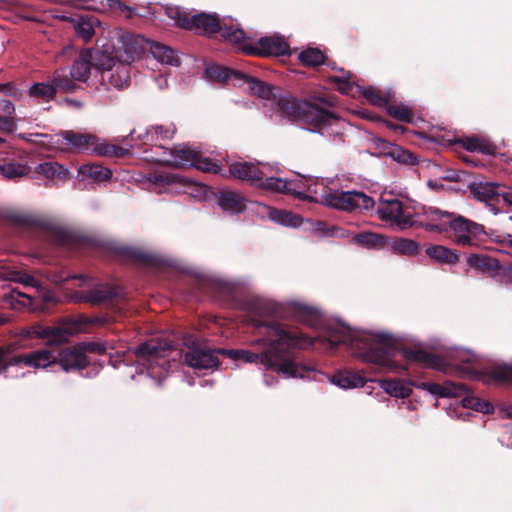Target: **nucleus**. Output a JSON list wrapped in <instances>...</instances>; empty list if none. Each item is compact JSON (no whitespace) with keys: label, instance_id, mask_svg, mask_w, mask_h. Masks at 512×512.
Returning a JSON list of instances; mask_svg holds the SVG:
<instances>
[{"label":"nucleus","instance_id":"obj_1","mask_svg":"<svg viewBox=\"0 0 512 512\" xmlns=\"http://www.w3.org/2000/svg\"><path fill=\"white\" fill-rule=\"evenodd\" d=\"M246 310L244 321L257 328L265 327V335L251 343L254 350L217 349L218 354L244 363L260 361L266 369L273 370L285 378H303L305 373L310 371L293 360L291 349H306L313 346L329 350L340 343L350 346L354 355L362 361L377 365L387 372L398 373L406 370L405 366L397 362V357L405 359L408 363L439 371L446 369V362L442 358L422 349H399L397 339L382 331L352 330L338 323L329 325L323 335L308 337L298 330H285L280 326L267 325L262 318L276 312L275 305L270 301L259 297L253 298L247 302Z\"/></svg>","mask_w":512,"mask_h":512},{"label":"nucleus","instance_id":"obj_2","mask_svg":"<svg viewBox=\"0 0 512 512\" xmlns=\"http://www.w3.org/2000/svg\"><path fill=\"white\" fill-rule=\"evenodd\" d=\"M230 176L251 185L272 192L292 194L299 198H308L312 177L295 176L283 179L278 176L279 170L267 163L237 161L229 166Z\"/></svg>","mask_w":512,"mask_h":512},{"label":"nucleus","instance_id":"obj_3","mask_svg":"<svg viewBox=\"0 0 512 512\" xmlns=\"http://www.w3.org/2000/svg\"><path fill=\"white\" fill-rule=\"evenodd\" d=\"M277 105L283 116L302 123L311 132L324 135L327 127L340 123V119L328 109L331 102L324 98L305 101L284 96L278 100Z\"/></svg>","mask_w":512,"mask_h":512},{"label":"nucleus","instance_id":"obj_4","mask_svg":"<svg viewBox=\"0 0 512 512\" xmlns=\"http://www.w3.org/2000/svg\"><path fill=\"white\" fill-rule=\"evenodd\" d=\"M428 222L423 227L430 232L452 231V240L460 246H473L484 234L483 226L462 216L429 207L424 210Z\"/></svg>","mask_w":512,"mask_h":512},{"label":"nucleus","instance_id":"obj_5","mask_svg":"<svg viewBox=\"0 0 512 512\" xmlns=\"http://www.w3.org/2000/svg\"><path fill=\"white\" fill-rule=\"evenodd\" d=\"M309 197L326 206L343 211L369 210L375 202L373 198L360 191H339L328 187L324 179L314 178L311 182Z\"/></svg>","mask_w":512,"mask_h":512},{"label":"nucleus","instance_id":"obj_6","mask_svg":"<svg viewBox=\"0 0 512 512\" xmlns=\"http://www.w3.org/2000/svg\"><path fill=\"white\" fill-rule=\"evenodd\" d=\"M134 353L140 365L147 368L152 377H161L170 368V360L175 359L176 350L167 341H149L135 348Z\"/></svg>","mask_w":512,"mask_h":512},{"label":"nucleus","instance_id":"obj_7","mask_svg":"<svg viewBox=\"0 0 512 512\" xmlns=\"http://www.w3.org/2000/svg\"><path fill=\"white\" fill-rule=\"evenodd\" d=\"M227 41L233 43L246 54L262 56H282L289 54V46L285 39L278 35L260 38L255 44L245 35L244 31L236 27L233 32H224Z\"/></svg>","mask_w":512,"mask_h":512},{"label":"nucleus","instance_id":"obj_8","mask_svg":"<svg viewBox=\"0 0 512 512\" xmlns=\"http://www.w3.org/2000/svg\"><path fill=\"white\" fill-rule=\"evenodd\" d=\"M98 319L88 320L83 317L66 319L54 327H44L40 323L23 328L21 335L25 337H37L46 339L49 344H61L70 336L85 330L88 322H98Z\"/></svg>","mask_w":512,"mask_h":512},{"label":"nucleus","instance_id":"obj_9","mask_svg":"<svg viewBox=\"0 0 512 512\" xmlns=\"http://www.w3.org/2000/svg\"><path fill=\"white\" fill-rule=\"evenodd\" d=\"M70 148L77 151H89L99 156H122L126 150L115 145L100 142L99 139L88 133H76L66 130L57 135Z\"/></svg>","mask_w":512,"mask_h":512},{"label":"nucleus","instance_id":"obj_10","mask_svg":"<svg viewBox=\"0 0 512 512\" xmlns=\"http://www.w3.org/2000/svg\"><path fill=\"white\" fill-rule=\"evenodd\" d=\"M159 161L174 167H195L204 172L219 173L221 170L216 163L188 146H177L169 150V154Z\"/></svg>","mask_w":512,"mask_h":512},{"label":"nucleus","instance_id":"obj_11","mask_svg":"<svg viewBox=\"0 0 512 512\" xmlns=\"http://www.w3.org/2000/svg\"><path fill=\"white\" fill-rule=\"evenodd\" d=\"M377 214L382 221L399 230H406L416 224L413 213L397 199L381 201Z\"/></svg>","mask_w":512,"mask_h":512},{"label":"nucleus","instance_id":"obj_12","mask_svg":"<svg viewBox=\"0 0 512 512\" xmlns=\"http://www.w3.org/2000/svg\"><path fill=\"white\" fill-rule=\"evenodd\" d=\"M182 28L193 30L199 34H213L220 32L221 36L227 40L224 35L225 29L228 32H233L238 24H228L224 18L219 20L216 14L199 13L190 17V19H183L181 22Z\"/></svg>","mask_w":512,"mask_h":512},{"label":"nucleus","instance_id":"obj_13","mask_svg":"<svg viewBox=\"0 0 512 512\" xmlns=\"http://www.w3.org/2000/svg\"><path fill=\"white\" fill-rule=\"evenodd\" d=\"M188 346V351L185 353V363L195 369V370H208L214 369L218 366L219 361L215 353H218L217 350H210L201 348L193 343L190 345L186 343Z\"/></svg>","mask_w":512,"mask_h":512},{"label":"nucleus","instance_id":"obj_14","mask_svg":"<svg viewBox=\"0 0 512 512\" xmlns=\"http://www.w3.org/2000/svg\"><path fill=\"white\" fill-rule=\"evenodd\" d=\"M56 360V356L51 351L42 349L35 350L18 357H13L10 359V364H14L16 367L27 366L34 369H43L55 363Z\"/></svg>","mask_w":512,"mask_h":512},{"label":"nucleus","instance_id":"obj_15","mask_svg":"<svg viewBox=\"0 0 512 512\" xmlns=\"http://www.w3.org/2000/svg\"><path fill=\"white\" fill-rule=\"evenodd\" d=\"M121 47L116 48V57L120 63L129 64L138 58L143 50V39L139 35H125L120 39Z\"/></svg>","mask_w":512,"mask_h":512},{"label":"nucleus","instance_id":"obj_16","mask_svg":"<svg viewBox=\"0 0 512 512\" xmlns=\"http://www.w3.org/2000/svg\"><path fill=\"white\" fill-rule=\"evenodd\" d=\"M415 387L421 390H425L428 393L438 397H461L466 392V387L459 383L446 381L443 384L422 382L415 384Z\"/></svg>","mask_w":512,"mask_h":512},{"label":"nucleus","instance_id":"obj_17","mask_svg":"<svg viewBox=\"0 0 512 512\" xmlns=\"http://www.w3.org/2000/svg\"><path fill=\"white\" fill-rule=\"evenodd\" d=\"M119 296L116 287L101 284L91 288L86 294L77 296V301L87 302L93 305L101 304Z\"/></svg>","mask_w":512,"mask_h":512},{"label":"nucleus","instance_id":"obj_18","mask_svg":"<svg viewBox=\"0 0 512 512\" xmlns=\"http://www.w3.org/2000/svg\"><path fill=\"white\" fill-rule=\"evenodd\" d=\"M102 50L100 49H87L91 53V61L94 68L103 70V72L111 71L115 66L116 49L109 44L103 43Z\"/></svg>","mask_w":512,"mask_h":512},{"label":"nucleus","instance_id":"obj_19","mask_svg":"<svg viewBox=\"0 0 512 512\" xmlns=\"http://www.w3.org/2000/svg\"><path fill=\"white\" fill-rule=\"evenodd\" d=\"M31 172V167L17 159H5L0 162V176L4 180L18 181L27 177Z\"/></svg>","mask_w":512,"mask_h":512},{"label":"nucleus","instance_id":"obj_20","mask_svg":"<svg viewBox=\"0 0 512 512\" xmlns=\"http://www.w3.org/2000/svg\"><path fill=\"white\" fill-rule=\"evenodd\" d=\"M70 21L73 24L77 36L81 37L85 42L90 41L101 27L100 21L91 15L77 16L71 18Z\"/></svg>","mask_w":512,"mask_h":512},{"label":"nucleus","instance_id":"obj_21","mask_svg":"<svg viewBox=\"0 0 512 512\" xmlns=\"http://www.w3.org/2000/svg\"><path fill=\"white\" fill-rule=\"evenodd\" d=\"M510 188L501 189L499 185L490 182H480L471 186V191L474 196L481 201H496L503 200L502 194H505Z\"/></svg>","mask_w":512,"mask_h":512},{"label":"nucleus","instance_id":"obj_22","mask_svg":"<svg viewBox=\"0 0 512 512\" xmlns=\"http://www.w3.org/2000/svg\"><path fill=\"white\" fill-rule=\"evenodd\" d=\"M94 68L91 61V53L87 49L80 52L78 58L74 61L70 75L72 79L79 82H86L91 74V69Z\"/></svg>","mask_w":512,"mask_h":512},{"label":"nucleus","instance_id":"obj_23","mask_svg":"<svg viewBox=\"0 0 512 512\" xmlns=\"http://www.w3.org/2000/svg\"><path fill=\"white\" fill-rule=\"evenodd\" d=\"M102 80L116 89H125L130 84L129 68L126 64L120 63L115 69L103 72Z\"/></svg>","mask_w":512,"mask_h":512},{"label":"nucleus","instance_id":"obj_24","mask_svg":"<svg viewBox=\"0 0 512 512\" xmlns=\"http://www.w3.org/2000/svg\"><path fill=\"white\" fill-rule=\"evenodd\" d=\"M59 360L62 369L66 372L82 369L88 364L86 355L76 348L63 350Z\"/></svg>","mask_w":512,"mask_h":512},{"label":"nucleus","instance_id":"obj_25","mask_svg":"<svg viewBox=\"0 0 512 512\" xmlns=\"http://www.w3.org/2000/svg\"><path fill=\"white\" fill-rule=\"evenodd\" d=\"M149 52L156 61L163 65L178 66L180 64L178 53L164 44L151 42Z\"/></svg>","mask_w":512,"mask_h":512},{"label":"nucleus","instance_id":"obj_26","mask_svg":"<svg viewBox=\"0 0 512 512\" xmlns=\"http://www.w3.org/2000/svg\"><path fill=\"white\" fill-rule=\"evenodd\" d=\"M219 206L230 214L241 213L246 208L245 198L234 191L222 192L218 199Z\"/></svg>","mask_w":512,"mask_h":512},{"label":"nucleus","instance_id":"obj_27","mask_svg":"<svg viewBox=\"0 0 512 512\" xmlns=\"http://www.w3.org/2000/svg\"><path fill=\"white\" fill-rule=\"evenodd\" d=\"M35 172L42 175L47 180L56 182V181H64L67 179L69 170L59 164L58 162L47 161L38 164L35 167Z\"/></svg>","mask_w":512,"mask_h":512},{"label":"nucleus","instance_id":"obj_28","mask_svg":"<svg viewBox=\"0 0 512 512\" xmlns=\"http://www.w3.org/2000/svg\"><path fill=\"white\" fill-rule=\"evenodd\" d=\"M175 132L176 127L173 123L152 125L145 130L143 139L146 143L156 144L161 140L171 139Z\"/></svg>","mask_w":512,"mask_h":512},{"label":"nucleus","instance_id":"obj_29","mask_svg":"<svg viewBox=\"0 0 512 512\" xmlns=\"http://www.w3.org/2000/svg\"><path fill=\"white\" fill-rule=\"evenodd\" d=\"M331 383L342 389H353L362 387L365 383V379L358 373L344 370L336 373L331 378Z\"/></svg>","mask_w":512,"mask_h":512},{"label":"nucleus","instance_id":"obj_30","mask_svg":"<svg viewBox=\"0 0 512 512\" xmlns=\"http://www.w3.org/2000/svg\"><path fill=\"white\" fill-rule=\"evenodd\" d=\"M380 387L389 395L396 398H406L412 393L411 383L399 379L379 381Z\"/></svg>","mask_w":512,"mask_h":512},{"label":"nucleus","instance_id":"obj_31","mask_svg":"<svg viewBox=\"0 0 512 512\" xmlns=\"http://www.w3.org/2000/svg\"><path fill=\"white\" fill-rule=\"evenodd\" d=\"M153 190L157 193L171 192L172 186L182 185L184 180L176 174L161 173L149 177Z\"/></svg>","mask_w":512,"mask_h":512},{"label":"nucleus","instance_id":"obj_32","mask_svg":"<svg viewBox=\"0 0 512 512\" xmlns=\"http://www.w3.org/2000/svg\"><path fill=\"white\" fill-rule=\"evenodd\" d=\"M82 179H91L95 182H103L111 178L112 172L99 164H84L78 169Z\"/></svg>","mask_w":512,"mask_h":512},{"label":"nucleus","instance_id":"obj_33","mask_svg":"<svg viewBox=\"0 0 512 512\" xmlns=\"http://www.w3.org/2000/svg\"><path fill=\"white\" fill-rule=\"evenodd\" d=\"M0 279L4 280V281L19 282V283L24 284L25 286H31V287L37 286V280L34 277H32L31 275L23 273L19 270H15L8 266H4L1 263H0Z\"/></svg>","mask_w":512,"mask_h":512},{"label":"nucleus","instance_id":"obj_34","mask_svg":"<svg viewBox=\"0 0 512 512\" xmlns=\"http://www.w3.org/2000/svg\"><path fill=\"white\" fill-rule=\"evenodd\" d=\"M426 254L438 263L454 264L458 260V254L454 250L442 245L427 247Z\"/></svg>","mask_w":512,"mask_h":512},{"label":"nucleus","instance_id":"obj_35","mask_svg":"<svg viewBox=\"0 0 512 512\" xmlns=\"http://www.w3.org/2000/svg\"><path fill=\"white\" fill-rule=\"evenodd\" d=\"M50 79L53 83L56 93L58 91L66 93L73 92L77 87L74 82L75 80L72 79L71 75L69 76L67 74L66 68L55 70Z\"/></svg>","mask_w":512,"mask_h":512},{"label":"nucleus","instance_id":"obj_36","mask_svg":"<svg viewBox=\"0 0 512 512\" xmlns=\"http://www.w3.org/2000/svg\"><path fill=\"white\" fill-rule=\"evenodd\" d=\"M291 309L293 310L295 317L309 326H314L319 321L318 311L303 305L298 302L291 303Z\"/></svg>","mask_w":512,"mask_h":512},{"label":"nucleus","instance_id":"obj_37","mask_svg":"<svg viewBox=\"0 0 512 512\" xmlns=\"http://www.w3.org/2000/svg\"><path fill=\"white\" fill-rule=\"evenodd\" d=\"M29 95L32 97L41 98L42 100L48 102L54 98L56 91L51 79L49 78L45 82L34 83L32 86H30Z\"/></svg>","mask_w":512,"mask_h":512},{"label":"nucleus","instance_id":"obj_38","mask_svg":"<svg viewBox=\"0 0 512 512\" xmlns=\"http://www.w3.org/2000/svg\"><path fill=\"white\" fill-rule=\"evenodd\" d=\"M204 75L206 78L220 83L230 80L232 76H235L239 79L243 77L238 72L232 71L230 69L218 65L206 68L204 71Z\"/></svg>","mask_w":512,"mask_h":512},{"label":"nucleus","instance_id":"obj_39","mask_svg":"<svg viewBox=\"0 0 512 512\" xmlns=\"http://www.w3.org/2000/svg\"><path fill=\"white\" fill-rule=\"evenodd\" d=\"M269 218L281 225L296 227L301 223V218L291 212L269 208Z\"/></svg>","mask_w":512,"mask_h":512},{"label":"nucleus","instance_id":"obj_40","mask_svg":"<svg viewBox=\"0 0 512 512\" xmlns=\"http://www.w3.org/2000/svg\"><path fill=\"white\" fill-rule=\"evenodd\" d=\"M461 403L464 408L472 409L477 412H482L484 414H489L493 411V406L491 403L485 400H481L476 396L467 394V391L464 394Z\"/></svg>","mask_w":512,"mask_h":512},{"label":"nucleus","instance_id":"obj_41","mask_svg":"<svg viewBox=\"0 0 512 512\" xmlns=\"http://www.w3.org/2000/svg\"><path fill=\"white\" fill-rule=\"evenodd\" d=\"M244 79L247 89L252 95H257L263 99H269L273 95L272 88L264 82L249 77H244Z\"/></svg>","mask_w":512,"mask_h":512},{"label":"nucleus","instance_id":"obj_42","mask_svg":"<svg viewBox=\"0 0 512 512\" xmlns=\"http://www.w3.org/2000/svg\"><path fill=\"white\" fill-rule=\"evenodd\" d=\"M463 146L466 150L471 152H481L485 154L493 152V146L485 139L478 137L466 138L463 141Z\"/></svg>","mask_w":512,"mask_h":512},{"label":"nucleus","instance_id":"obj_43","mask_svg":"<svg viewBox=\"0 0 512 512\" xmlns=\"http://www.w3.org/2000/svg\"><path fill=\"white\" fill-rule=\"evenodd\" d=\"M353 240L355 241V243L363 245L368 248L378 247L385 243L383 236L372 232H363L356 234L353 237Z\"/></svg>","mask_w":512,"mask_h":512},{"label":"nucleus","instance_id":"obj_44","mask_svg":"<svg viewBox=\"0 0 512 512\" xmlns=\"http://www.w3.org/2000/svg\"><path fill=\"white\" fill-rule=\"evenodd\" d=\"M392 248L397 253L411 256L418 254L420 246L411 239H398L394 242Z\"/></svg>","mask_w":512,"mask_h":512},{"label":"nucleus","instance_id":"obj_45","mask_svg":"<svg viewBox=\"0 0 512 512\" xmlns=\"http://www.w3.org/2000/svg\"><path fill=\"white\" fill-rule=\"evenodd\" d=\"M299 60L307 66H316L324 62L322 52L315 48H309L299 54Z\"/></svg>","mask_w":512,"mask_h":512},{"label":"nucleus","instance_id":"obj_46","mask_svg":"<svg viewBox=\"0 0 512 512\" xmlns=\"http://www.w3.org/2000/svg\"><path fill=\"white\" fill-rule=\"evenodd\" d=\"M387 111L399 121L412 122L413 112L407 105H389Z\"/></svg>","mask_w":512,"mask_h":512},{"label":"nucleus","instance_id":"obj_47","mask_svg":"<svg viewBox=\"0 0 512 512\" xmlns=\"http://www.w3.org/2000/svg\"><path fill=\"white\" fill-rule=\"evenodd\" d=\"M6 301L13 309H20L22 307H28L32 304V299L25 293L13 290L9 296L6 297Z\"/></svg>","mask_w":512,"mask_h":512},{"label":"nucleus","instance_id":"obj_48","mask_svg":"<svg viewBox=\"0 0 512 512\" xmlns=\"http://www.w3.org/2000/svg\"><path fill=\"white\" fill-rule=\"evenodd\" d=\"M490 377L494 381H512V362L494 366L490 371Z\"/></svg>","mask_w":512,"mask_h":512},{"label":"nucleus","instance_id":"obj_49","mask_svg":"<svg viewBox=\"0 0 512 512\" xmlns=\"http://www.w3.org/2000/svg\"><path fill=\"white\" fill-rule=\"evenodd\" d=\"M359 90L362 95L373 105L382 106L386 103L385 98L381 96L373 87H359Z\"/></svg>","mask_w":512,"mask_h":512},{"label":"nucleus","instance_id":"obj_50","mask_svg":"<svg viewBox=\"0 0 512 512\" xmlns=\"http://www.w3.org/2000/svg\"><path fill=\"white\" fill-rule=\"evenodd\" d=\"M16 129V122L13 116H0V132L11 133Z\"/></svg>","mask_w":512,"mask_h":512},{"label":"nucleus","instance_id":"obj_51","mask_svg":"<svg viewBox=\"0 0 512 512\" xmlns=\"http://www.w3.org/2000/svg\"><path fill=\"white\" fill-rule=\"evenodd\" d=\"M167 15L170 19L174 21V24L181 27L182 18L183 19H190V17L183 11H181L178 8H168L167 9Z\"/></svg>","mask_w":512,"mask_h":512},{"label":"nucleus","instance_id":"obj_52","mask_svg":"<svg viewBox=\"0 0 512 512\" xmlns=\"http://www.w3.org/2000/svg\"><path fill=\"white\" fill-rule=\"evenodd\" d=\"M350 77H351L350 72L343 71V70H342V75L340 77H334L335 81H338L341 83V85L339 86V90L342 93H348V89L351 86V84L349 82Z\"/></svg>","mask_w":512,"mask_h":512},{"label":"nucleus","instance_id":"obj_53","mask_svg":"<svg viewBox=\"0 0 512 512\" xmlns=\"http://www.w3.org/2000/svg\"><path fill=\"white\" fill-rule=\"evenodd\" d=\"M488 258L477 254H472L468 257V264L475 267H486Z\"/></svg>","mask_w":512,"mask_h":512},{"label":"nucleus","instance_id":"obj_54","mask_svg":"<svg viewBox=\"0 0 512 512\" xmlns=\"http://www.w3.org/2000/svg\"><path fill=\"white\" fill-rule=\"evenodd\" d=\"M213 287L222 293H230L232 291L233 285L221 279H216L213 281Z\"/></svg>","mask_w":512,"mask_h":512},{"label":"nucleus","instance_id":"obj_55","mask_svg":"<svg viewBox=\"0 0 512 512\" xmlns=\"http://www.w3.org/2000/svg\"><path fill=\"white\" fill-rule=\"evenodd\" d=\"M125 253H126L129 257H131L133 260H135V261H140V262H142V261H145V260H146V258H147V255H146V254H144L143 252L138 251V250H136V249H134V248H126V249H125Z\"/></svg>","mask_w":512,"mask_h":512},{"label":"nucleus","instance_id":"obj_56","mask_svg":"<svg viewBox=\"0 0 512 512\" xmlns=\"http://www.w3.org/2000/svg\"><path fill=\"white\" fill-rule=\"evenodd\" d=\"M7 350L0 347V373L10 367H14V364H10V359L6 358Z\"/></svg>","mask_w":512,"mask_h":512},{"label":"nucleus","instance_id":"obj_57","mask_svg":"<svg viewBox=\"0 0 512 512\" xmlns=\"http://www.w3.org/2000/svg\"><path fill=\"white\" fill-rule=\"evenodd\" d=\"M0 110L6 114V116H12L15 111L14 104L10 100L0 101Z\"/></svg>","mask_w":512,"mask_h":512},{"label":"nucleus","instance_id":"obj_58","mask_svg":"<svg viewBox=\"0 0 512 512\" xmlns=\"http://www.w3.org/2000/svg\"><path fill=\"white\" fill-rule=\"evenodd\" d=\"M456 360H459L461 362H472L474 359V355L469 351H457L456 355L454 356Z\"/></svg>","mask_w":512,"mask_h":512},{"label":"nucleus","instance_id":"obj_59","mask_svg":"<svg viewBox=\"0 0 512 512\" xmlns=\"http://www.w3.org/2000/svg\"><path fill=\"white\" fill-rule=\"evenodd\" d=\"M397 159L404 163H414L415 161V157L407 151H400V153L397 154Z\"/></svg>","mask_w":512,"mask_h":512},{"label":"nucleus","instance_id":"obj_60","mask_svg":"<svg viewBox=\"0 0 512 512\" xmlns=\"http://www.w3.org/2000/svg\"><path fill=\"white\" fill-rule=\"evenodd\" d=\"M109 7L110 8H119L121 10H127L130 11V8L124 4H122L119 0H108Z\"/></svg>","mask_w":512,"mask_h":512},{"label":"nucleus","instance_id":"obj_61","mask_svg":"<svg viewBox=\"0 0 512 512\" xmlns=\"http://www.w3.org/2000/svg\"><path fill=\"white\" fill-rule=\"evenodd\" d=\"M88 349L97 353H103L105 351L104 345L100 343H91L88 345Z\"/></svg>","mask_w":512,"mask_h":512},{"label":"nucleus","instance_id":"obj_62","mask_svg":"<svg viewBox=\"0 0 512 512\" xmlns=\"http://www.w3.org/2000/svg\"><path fill=\"white\" fill-rule=\"evenodd\" d=\"M503 201L509 205H512V189H509L505 194H502Z\"/></svg>","mask_w":512,"mask_h":512},{"label":"nucleus","instance_id":"obj_63","mask_svg":"<svg viewBox=\"0 0 512 512\" xmlns=\"http://www.w3.org/2000/svg\"><path fill=\"white\" fill-rule=\"evenodd\" d=\"M66 103L68 105H71V106H75L77 108H81L82 107V103L76 99H70V98H67L66 99Z\"/></svg>","mask_w":512,"mask_h":512},{"label":"nucleus","instance_id":"obj_64","mask_svg":"<svg viewBox=\"0 0 512 512\" xmlns=\"http://www.w3.org/2000/svg\"><path fill=\"white\" fill-rule=\"evenodd\" d=\"M164 86H167V80L166 79H159V88L162 89Z\"/></svg>","mask_w":512,"mask_h":512}]
</instances>
